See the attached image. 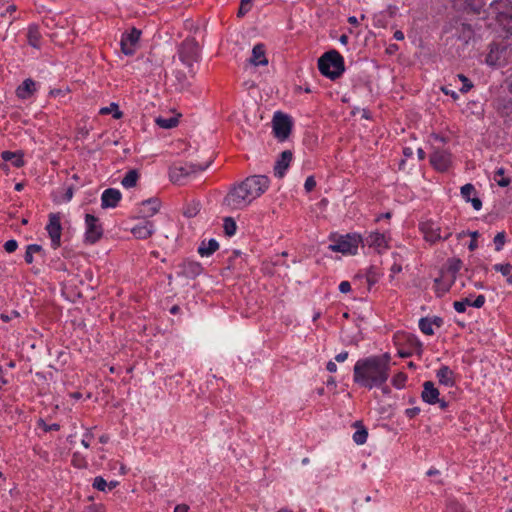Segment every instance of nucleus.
<instances>
[{
  "label": "nucleus",
  "instance_id": "f257e3e1",
  "mask_svg": "<svg viewBox=\"0 0 512 512\" xmlns=\"http://www.w3.org/2000/svg\"><path fill=\"white\" fill-rule=\"evenodd\" d=\"M270 187V179L265 175H252L233 184L225 197L223 205L229 210H243L261 197Z\"/></svg>",
  "mask_w": 512,
  "mask_h": 512
},
{
  "label": "nucleus",
  "instance_id": "f03ea898",
  "mask_svg": "<svg viewBox=\"0 0 512 512\" xmlns=\"http://www.w3.org/2000/svg\"><path fill=\"white\" fill-rule=\"evenodd\" d=\"M377 359L366 357L359 359L353 368V380L356 384L372 389L384 385L389 377L379 365Z\"/></svg>",
  "mask_w": 512,
  "mask_h": 512
},
{
  "label": "nucleus",
  "instance_id": "7ed1b4c3",
  "mask_svg": "<svg viewBox=\"0 0 512 512\" xmlns=\"http://www.w3.org/2000/svg\"><path fill=\"white\" fill-rule=\"evenodd\" d=\"M45 229L50 238V245L52 249V253L49 254L50 264L54 269L62 271L64 270V262L61 261L60 255H64V252H58V249L61 246L62 235L61 218L59 213H52L49 215V222L47 223Z\"/></svg>",
  "mask_w": 512,
  "mask_h": 512
},
{
  "label": "nucleus",
  "instance_id": "20e7f679",
  "mask_svg": "<svg viewBox=\"0 0 512 512\" xmlns=\"http://www.w3.org/2000/svg\"><path fill=\"white\" fill-rule=\"evenodd\" d=\"M318 69L325 77L335 80L345 71L344 58L336 50L328 51L319 58Z\"/></svg>",
  "mask_w": 512,
  "mask_h": 512
},
{
  "label": "nucleus",
  "instance_id": "39448f33",
  "mask_svg": "<svg viewBox=\"0 0 512 512\" xmlns=\"http://www.w3.org/2000/svg\"><path fill=\"white\" fill-rule=\"evenodd\" d=\"M419 230L422 233L424 240L430 244L446 240L452 235V232L448 228L442 230L441 225L432 219L421 221L419 223Z\"/></svg>",
  "mask_w": 512,
  "mask_h": 512
},
{
  "label": "nucleus",
  "instance_id": "423d86ee",
  "mask_svg": "<svg viewBox=\"0 0 512 512\" xmlns=\"http://www.w3.org/2000/svg\"><path fill=\"white\" fill-rule=\"evenodd\" d=\"M362 241L363 238L360 234L348 233L346 235L339 236L332 244L329 245V249L333 252H340L345 255H355L357 254Z\"/></svg>",
  "mask_w": 512,
  "mask_h": 512
},
{
  "label": "nucleus",
  "instance_id": "0eeeda50",
  "mask_svg": "<svg viewBox=\"0 0 512 512\" xmlns=\"http://www.w3.org/2000/svg\"><path fill=\"white\" fill-rule=\"evenodd\" d=\"M180 61L188 68L190 74L194 75V64L199 58V46L194 39L183 41L178 50Z\"/></svg>",
  "mask_w": 512,
  "mask_h": 512
},
{
  "label": "nucleus",
  "instance_id": "6e6552de",
  "mask_svg": "<svg viewBox=\"0 0 512 512\" xmlns=\"http://www.w3.org/2000/svg\"><path fill=\"white\" fill-rule=\"evenodd\" d=\"M499 25L512 36V2L510 0H498L492 4Z\"/></svg>",
  "mask_w": 512,
  "mask_h": 512
},
{
  "label": "nucleus",
  "instance_id": "1a4fd4ad",
  "mask_svg": "<svg viewBox=\"0 0 512 512\" xmlns=\"http://www.w3.org/2000/svg\"><path fill=\"white\" fill-rule=\"evenodd\" d=\"M209 165L210 163L205 166L194 163L175 164L169 169V178L174 184L180 185L187 177L198 171H204Z\"/></svg>",
  "mask_w": 512,
  "mask_h": 512
},
{
  "label": "nucleus",
  "instance_id": "9d476101",
  "mask_svg": "<svg viewBox=\"0 0 512 512\" xmlns=\"http://www.w3.org/2000/svg\"><path fill=\"white\" fill-rule=\"evenodd\" d=\"M390 241L391 235L388 231H372L369 232L365 238H363L362 244L372 248L378 253H383L389 248Z\"/></svg>",
  "mask_w": 512,
  "mask_h": 512
},
{
  "label": "nucleus",
  "instance_id": "9b49d317",
  "mask_svg": "<svg viewBox=\"0 0 512 512\" xmlns=\"http://www.w3.org/2000/svg\"><path fill=\"white\" fill-rule=\"evenodd\" d=\"M292 122L289 116L276 112L273 118V131L279 140H285L291 132Z\"/></svg>",
  "mask_w": 512,
  "mask_h": 512
},
{
  "label": "nucleus",
  "instance_id": "f8f14e48",
  "mask_svg": "<svg viewBox=\"0 0 512 512\" xmlns=\"http://www.w3.org/2000/svg\"><path fill=\"white\" fill-rule=\"evenodd\" d=\"M140 36L141 31L136 28L123 33L120 41L121 51L128 56L133 55L137 50Z\"/></svg>",
  "mask_w": 512,
  "mask_h": 512
},
{
  "label": "nucleus",
  "instance_id": "ddd939ff",
  "mask_svg": "<svg viewBox=\"0 0 512 512\" xmlns=\"http://www.w3.org/2000/svg\"><path fill=\"white\" fill-rule=\"evenodd\" d=\"M85 225V241L90 244L96 243L103 234V229L99 224V220L93 215L86 214Z\"/></svg>",
  "mask_w": 512,
  "mask_h": 512
},
{
  "label": "nucleus",
  "instance_id": "4468645a",
  "mask_svg": "<svg viewBox=\"0 0 512 512\" xmlns=\"http://www.w3.org/2000/svg\"><path fill=\"white\" fill-rule=\"evenodd\" d=\"M430 163L437 171L445 172L451 166V154L447 150H434L430 155Z\"/></svg>",
  "mask_w": 512,
  "mask_h": 512
},
{
  "label": "nucleus",
  "instance_id": "2eb2a0df",
  "mask_svg": "<svg viewBox=\"0 0 512 512\" xmlns=\"http://www.w3.org/2000/svg\"><path fill=\"white\" fill-rule=\"evenodd\" d=\"M161 208V201L158 198H149L147 200L142 201L138 205L137 213L139 217L147 220L150 217H153L155 214L159 212Z\"/></svg>",
  "mask_w": 512,
  "mask_h": 512
},
{
  "label": "nucleus",
  "instance_id": "dca6fc26",
  "mask_svg": "<svg viewBox=\"0 0 512 512\" xmlns=\"http://www.w3.org/2000/svg\"><path fill=\"white\" fill-rule=\"evenodd\" d=\"M462 198L471 203L474 210L479 211L482 208V201L479 197H477L476 189L474 185L471 183H467L461 187L460 190Z\"/></svg>",
  "mask_w": 512,
  "mask_h": 512
},
{
  "label": "nucleus",
  "instance_id": "f3484780",
  "mask_svg": "<svg viewBox=\"0 0 512 512\" xmlns=\"http://www.w3.org/2000/svg\"><path fill=\"white\" fill-rule=\"evenodd\" d=\"M122 197L121 192L115 188H108L102 192L101 206L102 208H115Z\"/></svg>",
  "mask_w": 512,
  "mask_h": 512
},
{
  "label": "nucleus",
  "instance_id": "a211bd4d",
  "mask_svg": "<svg viewBox=\"0 0 512 512\" xmlns=\"http://www.w3.org/2000/svg\"><path fill=\"white\" fill-rule=\"evenodd\" d=\"M155 232V225L152 221L144 220L136 224L131 233L137 239H147Z\"/></svg>",
  "mask_w": 512,
  "mask_h": 512
},
{
  "label": "nucleus",
  "instance_id": "6ab92c4d",
  "mask_svg": "<svg viewBox=\"0 0 512 512\" xmlns=\"http://www.w3.org/2000/svg\"><path fill=\"white\" fill-rule=\"evenodd\" d=\"M37 90V83L31 78L25 79L21 85H19L16 89V95L19 99L27 100L31 98V96Z\"/></svg>",
  "mask_w": 512,
  "mask_h": 512
},
{
  "label": "nucleus",
  "instance_id": "aec40b11",
  "mask_svg": "<svg viewBox=\"0 0 512 512\" xmlns=\"http://www.w3.org/2000/svg\"><path fill=\"white\" fill-rule=\"evenodd\" d=\"M421 397L422 400L428 404H436L437 402H440L439 390L431 381L424 382Z\"/></svg>",
  "mask_w": 512,
  "mask_h": 512
},
{
  "label": "nucleus",
  "instance_id": "412c9836",
  "mask_svg": "<svg viewBox=\"0 0 512 512\" xmlns=\"http://www.w3.org/2000/svg\"><path fill=\"white\" fill-rule=\"evenodd\" d=\"M291 161L292 153L290 151H283L274 166L275 176H277L278 178H282L285 175L288 167L290 166Z\"/></svg>",
  "mask_w": 512,
  "mask_h": 512
},
{
  "label": "nucleus",
  "instance_id": "4be33fe9",
  "mask_svg": "<svg viewBox=\"0 0 512 512\" xmlns=\"http://www.w3.org/2000/svg\"><path fill=\"white\" fill-rule=\"evenodd\" d=\"M349 325L341 329V335L344 341L348 343H357L362 337L358 326L355 322H348Z\"/></svg>",
  "mask_w": 512,
  "mask_h": 512
},
{
  "label": "nucleus",
  "instance_id": "5701e85b",
  "mask_svg": "<svg viewBox=\"0 0 512 512\" xmlns=\"http://www.w3.org/2000/svg\"><path fill=\"white\" fill-rule=\"evenodd\" d=\"M250 63L254 66L267 65L268 59L266 57L265 46L263 44H256L252 49Z\"/></svg>",
  "mask_w": 512,
  "mask_h": 512
},
{
  "label": "nucleus",
  "instance_id": "b1692460",
  "mask_svg": "<svg viewBox=\"0 0 512 512\" xmlns=\"http://www.w3.org/2000/svg\"><path fill=\"white\" fill-rule=\"evenodd\" d=\"M437 378L440 384L447 387H453L455 385L454 372L446 365L441 366L437 371Z\"/></svg>",
  "mask_w": 512,
  "mask_h": 512
},
{
  "label": "nucleus",
  "instance_id": "393cba45",
  "mask_svg": "<svg viewBox=\"0 0 512 512\" xmlns=\"http://www.w3.org/2000/svg\"><path fill=\"white\" fill-rule=\"evenodd\" d=\"M219 249V244L216 239L211 238L209 240H203L199 247L198 253L202 257H209Z\"/></svg>",
  "mask_w": 512,
  "mask_h": 512
},
{
  "label": "nucleus",
  "instance_id": "a878e982",
  "mask_svg": "<svg viewBox=\"0 0 512 512\" xmlns=\"http://www.w3.org/2000/svg\"><path fill=\"white\" fill-rule=\"evenodd\" d=\"M1 157L16 168L24 166L23 154L21 152L3 151Z\"/></svg>",
  "mask_w": 512,
  "mask_h": 512
},
{
  "label": "nucleus",
  "instance_id": "bb28decb",
  "mask_svg": "<svg viewBox=\"0 0 512 512\" xmlns=\"http://www.w3.org/2000/svg\"><path fill=\"white\" fill-rule=\"evenodd\" d=\"M356 431L353 434V440L356 444L362 445L367 441L368 431L360 421L354 423Z\"/></svg>",
  "mask_w": 512,
  "mask_h": 512
},
{
  "label": "nucleus",
  "instance_id": "cd10ccee",
  "mask_svg": "<svg viewBox=\"0 0 512 512\" xmlns=\"http://www.w3.org/2000/svg\"><path fill=\"white\" fill-rule=\"evenodd\" d=\"M41 33L37 26H30L27 32V42L34 48H40L41 46Z\"/></svg>",
  "mask_w": 512,
  "mask_h": 512
},
{
  "label": "nucleus",
  "instance_id": "c85d7f7f",
  "mask_svg": "<svg viewBox=\"0 0 512 512\" xmlns=\"http://www.w3.org/2000/svg\"><path fill=\"white\" fill-rule=\"evenodd\" d=\"M139 179V173L137 170H129L121 180V184L124 188L130 189L136 186Z\"/></svg>",
  "mask_w": 512,
  "mask_h": 512
},
{
  "label": "nucleus",
  "instance_id": "c756f323",
  "mask_svg": "<svg viewBox=\"0 0 512 512\" xmlns=\"http://www.w3.org/2000/svg\"><path fill=\"white\" fill-rule=\"evenodd\" d=\"M492 179L500 187H507L511 183V179L505 175L503 167H499L494 171Z\"/></svg>",
  "mask_w": 512,
  "mask_h": 512
},
{
  "label": "nucleus",
  "instance_id": "7c9ffc66",
  "mask_svg": "<svg viewBox=\"0 0 512 512\" xmlns=\"http://www.w3.org/2000/svg\"><path fill=\"white\" fill-rule=\"evenodd\" d=\"M500 50L497 45H491L490 51L486 56L485 62L487 65L491 67L498 66L499 63Z\"/></svg>",
  "mask_w": 512,
  "mask_h": 512
},
{
  "label": "nucleus",
  "instance_id": "2f4dec72",
  "mask_svg": "<svg viewBox=\"0 0 512 512\" xmlns=\"http://www.w3.org/2000/svg\"><path fill=\"white\" fill-rule=\"evenodd\" d=\"M223 230L226 236L232 237L236 234L237 231V224L234 218L232 217H225L223 219Z\"/></svg>",
  "mask_w": 512,
  "mask_h": 512
},
{
  "label": "nucleus",
  "instance_id": "473e14b6",
  "mask_svg": "<svg viewBox=\"0 0 512 512\" xmlns=\"http://www.w3.org/2000/svg\"><path fill=\"white\" fill-rule=\"evenodd\" d=\"M200 211V203L198 201H191L183 208V215L187 218L195 217Z\"/></svg>",
  "mask_w": 512,
  "mask_h": 512
},
{
  "label": "nucleus",
  "instance_id": "72a5a7b5",
  "mask_svg": "<svg viewBox=\"0 0 512 512\" xmlns=\"http://www.w3.org/2000/svg\"><path fill=\"white\" fill-rule=\"evenodd\" d=\"M155 122L160 128H163V129H171V128L177 126V124H178V120L175 117H168V118L157 117L155 119Z\"/></svg>",
  "mask_w": 512,
  "mask_h": 512
},
{
  "label": "nucleus",
  "instance_id": "f704fd0d",
  "mask_svg": "<svg viewBox=\"0 0 512 512\" xmlns=\"http://www.w3.org/2000/svg\"><path fill=\"white\" fill-rule=\"evenodd\" d=\"M113 114L114 119H119L122 117V112L119 110V107L116 103H111L107 107H102L100 109V114L107 115V114Z\"/></svg>",
  "mask_w": 512,
  "mask_h": 512
},
{
  "label": "nucleus",
  "instance_id": "c9c22d12",
  "mask_svg": "<svg viewBox=\"0 0 512 512\" xmlns=\"http://www.w3.org/2000/svg\"><path fill=\"white\" fill-rule=\"evenodd\" d=\"M371 359H377L378 365L385 370V372L389 373V362H390V355L388 353H385L380 356H370Z\"/></svg>",
  "mask_w": 512,
  "mask_h": 512
},
{
  "label": "nucleus",
  "instance_id": "e433bc0d",
  "mask_svg": "<svg viewBox=\"0 0 512 512\" xmlns=\"http://www.w3.org/2000/svg\"><path fill=\"white\" fill-rule=\"evenodd\" d=\"M407 381V375L403 372H399L392 378V384L395 388L401 389L405 386Z\"/></svg>",
  "mask_w": 512,
  "mask_h": 512
},
{
  "label": "nucleus",
  "instance_id": "4c0bfd02",
  "mask_svg": "<svg viewBox=\"0 0 512 512\" xmlns=\"http://www.w3.org/2000/svg\"><path fill=\"white\" fill-rule=\"evenodd\" d=\"M493 242H494V245H495V250L497 252L501 251L506 243V234L505 232H498L494 239H493Z\"/></svg>",
  "mask_w": 512,
  "mask_h": 512
},
{
  "label": "nucleus",
  "instance_id": "58836bf2",
  "mask_svg": "<svg viewBox=\"0 0 512 512\" xmlns=\"http://www.w3.org/2000/svg\"><path fill=\"white\" fill-rule=\"evenodd\" d=\"M440 323L441 322H419V328L424 334L433 335V326L436 325L437 327H440Z\"/></svg>",
  "mask_w": 512,
  "mask_h": 512
},
{
  "label": "nucleus",
  "instance_id": "ea45409f",
  "mask_svg": "<svg viewBox=\"0 0 512 512\" xmlns=\"http://www.w3.org/2000/svg\"><path fill=\"white\" fill-rule=\"evenodd\" d=\"M493 269L507 278L512 272V265L510 263H498L493 266Z\"/></svg>",
  "mask_w": 512,
  "mask_h": 512
},
{
  "label": "nucleus",
  "instance_id": "a19ab883",
  "mask_svg": "<svg viewBox=\"0 0 512 512\" xmlns=\"http://www.w3.org/2000/svg\"><path fill=\"white\" fill-rule=\"evenodd\" d=\"M107 485V481L101 476L95 477L92 484L93 488L103 492L107 490Z\"/></svg>",
  "mask_w": 512,
  "mask_h": 512
},
{
  "label": "nucleus",
  "instance_id": "79ce46f5",
  "mask_svg": "<svg viewBox=\"0 0 512 512\" xmlns=\"http://www.w3.org/2000/svg\"><path fill=\"white\" fill-rule=\"evenodd\" d=\"M394 263L390 268V278H394L397 274L402 271V264L397 261V254L393 253Z\"/></svg>",
  "mask_w": 512,
  "mask_h": 512
},
{
  "label": "nucleus",
  "instance_id": "37998d69",
  "mask_svg": "<svg viewBox=\"0 0 512 512\" xmlns=\"http://www.w3.org/2000/svg\"><path fill=\"white\" fill-rule=\"evenodd\" d=\"M458 78L462 82V87L459 89L460 92L467 93L473 87V84L466 76L462 74H459Z\"/></svg>",
  "mask_w": 512,
  "mask_h": 512
},
{
  "label": "nucleus",
  "instance_id": "c03bdc74",
  "mask_svg": "<svg viewBox=\"0 0 512 512\" xmlns=\"http://www.w3.org/2000/svg\"><path fill=\"white\" fill-rule=\"evenodd\" d=\"M26 250L28 252H30L31 254H41L43 256L46 255L44 249L42 248L41 245H38V244H30L26 247Z\"/></svg>",
  "mask_w": 512,
  "mask_h": 512
},
{
  "label": "nucleus",
  "instance_id": "a18cd8bd",
  "mask_svg": "<svg viewBox=\"0 0 512 512\" xmlns=\"http://www.w3.org/2000/svg\"><path fill=\"white\" fill-rule=\"evenodd\" d=\"M18 248V242L14 239H10L5 242L4 249L7 253H13Z\"/></svg>",
  "mask_w": 512,
  "mask_h": 512
},
{
  "label": "nucleus",
  "instance_id": "49530a36",
  "mask_svg": "<svg viewBox=\"0 0 512 512\" xmlns=\"http://www.w3.org/2000/svg\"><path fill=\"white\" fill-rule=\"evenodd\" d=\"M469 306V300L466 299L464 301H456L454 302V308L457 312L462 313L466 310V307Z\"/></svg>",
  "mask_w": 512,
  "mask_h": 512
},
{
  "label": "nucleus",
  "instance_id": "de8ad7c7",
  "mask_svg": "<svg viewBox=\"0 0 512 512\" xmlns=\"http://www.w3.org/2000/svg\"><path fill=\"white\" fill-rule=\"evenodd\" d=\"M316 186V181L313 176H309L306 178L304 183V188L307 192H311Z\"/></svg>",
  "mask_w": 512,
  "mask_h": 512
},
{
  "label": "nucleus",
  "instance_id": "09e8293b",
  "mask_svg": "<svg viewBox=\"0 0 512 512\" xmlns=\"http://www.w3.org/2000/svg\"><path fill=\"white\" fill-rule=\"evenodd\" d=\"M189 272L193 275H198L202 271V267L199 263L190 262L188 263Z\"/></svg>",
  "mask_w": 512,
  "mask_h": 512
},
{
  "label": "nucleus",
  "instance_id": "8fccbe9b",
  "mask_svg": "<svg viewBox=\"0 0 512 512\" xmlns=\"http://www.w3.org/2000/svg\"><path fill=\"white\" fill-rule=\"evenodd\" d=\"M39 426L43 428L44 431H52V430H59L60 425L57 423H53L51 425L46 424L43 420L39 421Z\"/></svg>",
  "mask_w": 512,
  "mask_h": 512
},
{
  "label": "nucleus",
  "instance_id": "3c124183",
  "mask_svg": "<svg viewBox=\"0 0 512 512\" xmlns=\"http://www.w3.org/2000/svg\"><path fill=\"white\" fill-rule=\"evenodd\" d=\"M484 303H485V297L483 295H479L473 302L469 301V306H472L475 308H480L484 305Z\"/></svg>",
  "mask_w": 512,
  "mask_h": 512
},
{
  "label": "nucleus",
  "instance_id": "603ef678",
  "mask_svg": "<svg viewBox=\"0 0 512 512\" xmlns=\"http://www.w3.org/2000/svg\"><path fill=\"white\" fill-rule=\"evenodd\" d=\"M338 289L341 293H348L351 290V284L348 281L340 282Z\"/></svg>",
  "mask_w": 512,
  "mask_h": 512
},
{
  "label": "nucleus",
  "instance_id": "864d4df0",
  "mask_svg": "<svg viewBox=\"0 0 512 512\" xmlns=\"http://www.w3.org/2000/svg\"><path fill=\"white\" fill-rule=\"evenodd\" d=\"M83 512H104V509L101 506L89 505Z\"/></svg>",
  "mask_w": 512,
  "mask_h": 512
},
{
  "label": "nucleus",
  "instance_id": "5fc2aeb1",
  "mask_svg": "<svg viewBox=\"0 0 512 512\" xmlns=\"http://www.w3.org/2000/svg\"><path fill=\"white\" fill-rule=\"evenodd\" d=\"M419 412H420V408H418V407H413V408H409V409H407L405 413H406L407 417H409V418H413V417H415L417 414H419Z\"/></svg>",
  "mask_w": 512,
  "mask_h": 512
},
{
  "label": "nucleus",
  "instance_id": "6e6d98bb",
  "mask_svg": "<svg viewBox=\"0 0 512 512\" xmlns=\"http://www.w3.org/2000/svg\"><path fill=\"white\" fill-rule=\"evenodd\" d=\"M348 358V352L343 351L335 356L337 362H344Z\"/></svg>",
  "mask_w": 512,
  "mask_h": 512
},
{
  "label": "nucleus",
  "instance_id": "4d7b16f0",
  "mask_svg": "<svg viewBox=\"0 0 512 512\" xmlns=\"http://www.w3.org/2000/svg\"><path fill=\"white\" fill-rule=\"evenodd\" d=\"M189 506L186 504H179L174 508V512H188Z\"/></svg>",
  "mask_w": 512,
  "mask_h": 512
},
{
  "label": "nucleus",
  "instance_id": "13d9d810",
  "mask_svg": "<svg viewBox=\"0 0 512 512\" xmlns=\"http://www.w3.org/2000/svg\"><path fill=\"white\" fill-rule=\"evenodd\" d=\"M442 91L446 95H450L453 99H458V94L455 91L449 90L448 88H445V87L442 88Z\"/></svg>",
  "mask_w": 512,
  "mask_h": 512
},
{
  "label": "nucleus",
  "instance_id": "bf43d9fd",
  "mask_svg": "<svg viewBox=\"0 0 512 512\" xmlns=\"http://www.w3.org/2000/svg\"><path fill=\"white\" fill-rule=\"evenodd\" d=\"M24 260L27 264H32L33 261H34V257H33V254H31L30 252H28L26 250L25 252V255H24Z\"/></svg>",
  "mask_w": 512,
  "mask_h": 512
},
{
  "label": "nucleus",
  "instance_id": "052dcab7",
  "mask_svg": "<svg viewBox=\"0 0 512 512\" xmlns=\"http://www.w3.org/2000/svg\"><path fill=\"white\" fill-rule=\"evenodd\" d=\"M326 369H327L329 372L334 373V372H336V371H337V365H336L334 362L329 361V362L327 363Z\"/></svg>",
  "mask_w": 512,
  "mask_h": 512
},
{
  "label": "nucleus",
  "instance_id": "680f3d73",
  "mask_svg": "<svg viewBox=\"0 0 512 512\" xmlns=\"http://www.w3.org/2000/svg\"><path fill=\"white\" fill-rule=\"evenodd\" d=\"M8 381L4 377V371L3 368L0 366V388L4 385H6Z\"/></svg>",
  "mask_w": 512,
  "mask_h": 512
},
{
  "label": "nucleus",
  "instance_id": "e2e57ef3",
  "mask_svg": "<svg viewBox=\"0 0 512 512\" xmlns=\"http://www.w3.org/2000/svg\"><path fill=\"white\" fill-rule=\"evenodd\" d=\"M391 218V213L390 212H386V213H382V214H379L377 217H376V221L379 222L381 221L382 219H390Z\"/></svg>",
  "mask_w": 512,
  "mask_h": 512
},
{
  "label": "nucleus",
  "instance_id": "0e129e2a",
  "mask_svg": "<svg viewBox=\"0 0 512 512\" xmlns=\"http://www.w3.org/2000/svg\"><path fill=\"white\" fill-rule=\"evenodd\" d=\"M393 37H394V39L401 41L404 39V33L400 30H397V31H395Z\"/></svg>",
  "mask_w": 512,
  "mask_h": 512
},
{
  "label": "nucleus",
  "instance_id": "69168bd1",
  "mask_svg": "<svg viewBox=\"0 0 512 512\" xmlns=\"http://www.w3.org/2000/svg\"><path fill=\"white\" fill-rule=\"evenodd\" d=\"M348 40H349V38H348V36H347V35H345V34L341 35V36H340V38H339V42H340L342 45H347V44H348Z\"/></svg>",
  "mask_w": 512,
  "mask_h": 512
},
{
  "label": "nucleus",
  "instance_id": "338daca9",
  "mask_svg": "<svg viewBox=\"0 0 512 512\" xmlns=\"http://www.w3.org/2000/svg\"><path fill=\"white\" fill-rule=\"evenodd\" d=\"M440 474L439 470L435 469V468H431L427 471V475L428 476H435V475H438Z\"/></svg>",
  "mask_w": 512,
  "mask_h": 512
},
{
  "label": "nucleus",
  "instance_id": "774afa93",
  "mask_svg": "<svg viewBox=\"0 0 512 512\" xmlns=\"http://www.w3.org/2000/svg\"><path fill=\"white\" fill-rule=\"evenodd\" d=\"M398 355L401 358H406V357H409L411 355V353L407 352V351H404V350H398Z\"/></svg>",
  "mask_w": 512,
  "mask_h": 512
}]
</instances>
